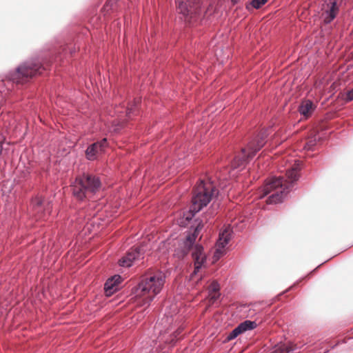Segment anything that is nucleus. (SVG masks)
<instances>
[{"label":"nucleus","mask_w":353,"mask_h":353,"mask_svg":"<svg viewBox=\"0 0 353 353\" xmlns=\"http://www.w3.org/2000/svg\"><path fill=\"white\" fill-rule=\"evenodd\" d=\"M203 227L199 222L192 234H188L185 239L179 243L178 248L174 251V255L179 259H183L191 250V254L194 261V270L190 276V282L192 285H197L201 282L203 274L199 273L200 270L205 267L207 256L203 251V248L199 244H194L199 231Z\"/></svg>","instance_id":"obj_1"},{"label":"nucleus","mask_w":353,"mask_h":353,"mask_svg":"<svg viewBox=\"0 0 353 353\" xmlns=\"http://www.w3.org/2000/svg\"><path fill=\"white\" fill-rule=\"evenodd\" d=\"M286 176L289 181H284L283 178L281 176L270 179L263 186V190L259 191L258 198L262 199L273 192L268 198L267 203L273 204L282 202L292 188V183L298 180L297 166L288 169Z\"/></svg>","instance_id":"obj_2"},{"label":"nucleus","mask_w":353,"mask_h":353,"mask_svg":"<svg viewBox=\"0 0 353 353\" xmlns=\"http://www.w3.org/2000/svg\"><path fill=\"white\" fill-rule=\"evenodd\" d=\"M218 194L219 190L210 178L208 181L201 180L194 188L192 198V204L190 208L192 216L207 206Z\"/></svg>","instance_id":"obj_3"},{"label":"nucleus","mask_w":353,"mask_h":353,"mask_svg":"<svg viewBox=\"0 0 353 353\" xmlns=\"http://www.w3.org/2000/svg\"><path fill=\"white\" fill-rule=\"evenodd\" d=\"M165 276L161 273L145 276L139 283L136 289L137 296L143 297V305H149L161 291Z\"/></svg>","instance_id":"obj_4"},{"label":"nucleus","mask_w":353,"mask_h":353,"mask_svg":"<svg viewBox=\"0 0 353 353\" xmlns=\"http://www.w3.org/2000/svg\"><path fill=\"white\" fill-rule=\"evenodd\" d=\"M101 186V182L98 176L85 174L76 178L72 183V194L77 199L83 201L99 191Z\"/></svg>","instance_id":"obj_5"},{"label":"nucleus","mask_w":353,"mask_h":353,"mask_svg":"<svg viewBox=\"0 0 353 353\" xmlns=\"http://www.w3.org/2000/svg\"><path fill=\"white\" fill-rule=\"evenodd\" d=\"M267 137L266 130L261 132L256 137L253 138L248 144L246 148L242 149V157H236L231 164L232 171L230 172V176H234L236 174L235 170H241L245 162L252 158L258 151L264 145L265 138Z\"/></svg>","instance_id":"obj_6"},{"label":"nucleus","mask_w":353,"mask_h":353,"mask_svg":"<svg viewBox=\"0 0 353 353\" xmlns=\"http://www.w3.org/2000/svg\"><path fill=\"white\" fill-rule=\"evenodd\" d=\"M43 69L37 60L29 61L18 66L14 71L9 72L8 77L14 82L19 83L24 79L41 74Z\"/></svg>","instance_id":"obj_7"},{"label":"nucleus","mask_w":353,"mask_h":353,"mask_svg":"<svg viewBox=\"0 0 353 353\" xmlns=\"http://www.w3.org/2000/svg\"><path fill=\"white\" fill-rule=\"evenodd\" d=\"M200 1L201 0H176L177 12L185 19L189 16L192 17V14L199 8Z\"/></svg>","instance_id":"obj_8"},{"label":"nucleus","mask_w":353,"mask_h":353,"mask_svg":"<svg viewBox=\"0 0 353 353\" xmlns=\"http://www.w3.org/2000/svg\"><path fill=\"white\" fill-rule=\"evenodd\" d=\"M31 206L33 215L36 219H44L51 212L52 206L50 203H48L45 205L43 200L39 196H37L32 200Z\"/></svg>","instance_id":"obj_9"},{"label":"nucleus","mask_w":353,"mask_h":353,"mask_svg":"<svg viewBox=\"0 0 353 353\" xmlns=\"http://www.w3.org/2000/svg\"><path fill=\"white\" fill-rule=\"evenodd\" d=\"M341 2V0H327L324 6L323 12V20L325 23H330L335 19Z\"/></svg>","instance_id":"obj_10"},{"label":"nucleus","mask_w":353,"mask_h":353,"mask_svg":"<svg viewBox=\"0 0 353 353\" xmlns=\"http://www.w3.org/2000/svg\"><path fill=\"white\" fill-rule=\"evenodd\" d=\"M232 237V230L230 226L225 228L220 234L216 242V248L214 252V257L219 259L224 253V248L228 245Z\"/></svg>","instance_id":"obj_11"},{"label":"nucleus","mask_w":353,"mask_h":353,"mask_svg":"<svg viewBox=\"0 0 353 353\" xmlns=\"http://www.w3.org/2000/svg\"><path fill=\"white\" fill-rule=\"evenodd\" d=\"M107 145V139L105 138L91 144L85 150L86 158L90 161L95 160L98 155L104 151Z\"/></svg>","instance_id":"obj_12"},{"label":"nucleus","mask_w":353,"mask_h":353,"mask_svg":"<svg viewBox=\"0 0 353 353\" xmlns=\"http://www.w3.org/2000/svg\"><path fill=\"white\" fill-rule=\"evenodd\" d=\"M141 257V248H132L119 260V265L122 267L129 268L132 265L134 261L139 259Z\"/></svg>","instance_id":"obj_13"},{"label":"nucleus","mask_w":353,"mask_h":353,"mask_svg":"<svg viewBox=\"0 0 353 353\" xmlns=\"http://www.w3.org/2000/svg\"><path fill=\"white\" fill-rule=\"evenodd\" d=\"M301 349V347L293 343H279L276 345L271 353H292Z\"/></svg>","instance_id":"obj_14"},{"label":"nucleus","mask_w":353,"mask_h":353,"mask_svg":"<svg viewBox=\"0 0 353 353\" xmlns=\"http://www.w3.org/2000/svg\"><path fill=\"white\" fill-rule=\"evenodd\" d=\"M316 108L315 105L310 99L303 100L299 107V113L305 118H308Z\"/></svg>","instance_id":"obj_15"},{"label":"nucleus","mask_w":353,"mask_h":353,"mask_svg":"<svg viewBox=\"0 0 353 353\" xmlns=\"http://www.w3.org/2000/svg\"><path fill=\"white\" fill-rule=\"evenodd\" d=\"M121 278L119 275H114L106 281L104 285V290L107 296H110L117 289V286L115 285V282H113L114 279H117V281H118L121 280Z\"/></svg>","instance_id":"obj_16"},{"label":"nucleus","mask_w":353,"mask_h":353,"mask_svg":"<svg viewBox=\"0 0 353 353\" xmlns=\"http://www.w3.org/2000/svg\"><path fill=\"white\" fill-rule=\"evenodd\" d=\"M257 324L255 321L246 320L242 323H241L238 327L240 330L241 334L245 332L246 331L252 330L256 328Z\"/></svg>","instance_id":"obj_17"},{"label":"nucleus","mask_w":353,"mask_h":353,"mask_svg":"<svg viewBox=\"0 0 353 353\" xmlns=\"http://www.w3.org/2000/svg\"><path fill=\"white\" fill-rule=\"evenodd\" d=\"M219 284L216 281H213L209 286V294L211 299L216 300L219 296Z\"/></svg>","instance_id":"obj_18"},{"label":"nucleus","mask_w":353,"mask_h":353,"mask_svg":"<svg viewBox=\"0 0 353 353\" xmlns=\"http://www.w3.org/2000/svg\"><path fill=\"white\" fill-rule=\"evenodd\" d=\"M241 332L239 329V327H236L227 336L228 341H231L235 338H236Z\"/></svg>","instance_id":"obj_19"},{"label":"nucleus","mask_w":353,"mask_h":353,"mask_svg":"<svg viewBox=\"0 0 353 353\" xmlns=\"http://www.w3.org/2000/svg\"><path fill=\"white\" fill-rule=\"evenodd\" d=\"M268 0H252V6L254 8H259L261 6L264 5Z\"/></svg>","instance_id":"obj_20"},{"label":"nucleus","mask_w":353,"mask_h":353,"mask_svg":"<svg viewBox=\"0 0 353 353\" xmlns=\"http://www.w3.org/2000/svg\"><path fill=\"white\" fill-rule=\"evenodd\" d=\"M344 99L347 102H350L353 100V88L352 90H349L348 92H347Z\"/></svg>","instance_id":"obj_21"},{"label":"nucleus","mask_w":353,"mask_h":353,"mask_svg":"<svg viewBox=\"0 0 353 353\" xmlns=\"http://www.w3.org/2000/svg\"><path fill=\"white\" fill-rule=\"evenodd\" d=\"M181 329H179L177 330L174 333V336H172V339L170 341V346H173L175 343V341L176 340V336L177 335L179 334V333L181 332Z\"/></svg>","instance_id":"obj_22"},{"label":"nucleus","mask_w":353,"mask_h":353,"mask_svg":"<svg viewBox=\"0 0 353 353\" xmlns=\"http://www.w3.org/2000/svg\"><path fill=\"white\" fill-rule=\"evenodd\" d=\"M137 101H134V104L133 105H131L130 107H128L126 110V116L130 118V114L133 112L134 111V106H135L137 105Z\"/></svg>","instance_id":"obj_23"},{"label":"nucleus","mask_w":353,"mask_h":353,"mask_svg":"<svg viewBox=\"0 0 353 353\" xmlns=\"http://www.w3.org/2000/svg\"><path fill=\"white\" fill-rule=\"evenodd\" d=\"M316 144L315 140L309 141L306 145L305 146V148L307 150H312V147L314 146Z\"/></svg>","instance_id":"obj_24"},{"label":"nucleus","mask_w":353,"mask_h":353,"mask_svg":"<svg viewBox=\"0 0 353 353\" xmlns=\"http://www.w3.org/2000/svg\"><path fill=\"white\" fill-rule=\"evenodd\" d=\"M158 347H155V350L154 348H152L150 351V353H157L158 352Z\"/></svg>","instance_id":"obj_25"},{"label":"nucleus","mask_w":353,"mask_h":353,"mask_svg":"<svg viewBox=\"0 0 353 353\" xmlns=\"http://www.w3.org/2000/svg\"><path fill=\"white\" fill-rule=\"evenodd\" d=\"M121 280L117 281V279H114L113 282H115V285L117 286V285L120 283Z\"/></svg>","instance_id":"obj_26"},{"label":"nucleus","mask_w":353,"mask_h":353,"mask_svg":"<svg viewBox=\"0 0 353 353\" xmlns=\"http://www.w3.org/2000/svg\"><path fill=\"white\" fill-rule=\"evenodd\" d=\"M217 178L219 179V180H221V179H224L225 178L223 176H222L221 174H219Z\"/></svg>","instance_id":"obj_27"},{"label":"nucleus","mask_w":353,"mask_h":353,"mask_svg":"<svg viewBox=\"0 0 353 353\" xmlns=\"http://www.w3.org/2000/svg\"><path fill=\"white\" fill-rule=\"evenodd\" d=\"M192 219V217H190V216H186V219H187V220H189V219Z\"/></svg>","instance_id":"obj_28"}]
</instances>
